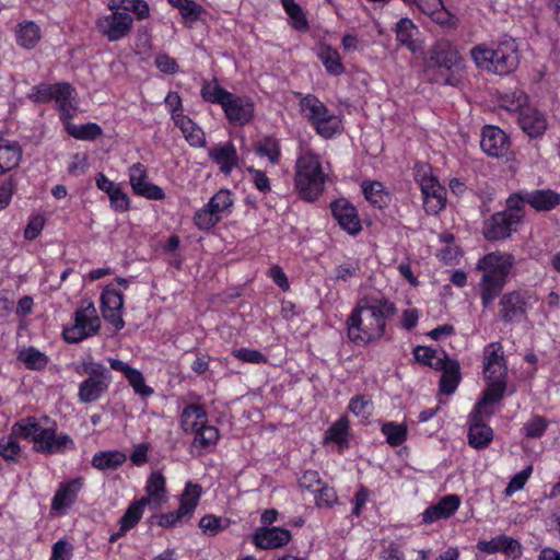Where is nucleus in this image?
<instances>
[{"label": "nucleus", "mask_w": 560, "mask_h": 560, "mask_svg": "<svg viewBox=\"0 0 560 560\" xmlns=\"http://www.w3.org/2000/svg\"><path fill=\"white\" fill-rule=\"evenodd\" d=\"M396 313V305L385 296L362 298L346 322L349 340L357 346L380 340Z\"/></svg>", "instance_id": "f257e3e1"}, {"label": "nucleus", "mask_w": 560, "mask_h": 560, "mask_svg": "<svg viewBox=\"0 0 560 560\" xmlns=\"http://www.w3.org/2000/svg\"><path fill=\"white\" fill-rule=\"evenodd\" d=\"M514 265L515 256L502 250L490 252L478 259L476 270L481 272L479 290L483 308L491 306L501 294Z\"/></svg>", "instance_id": "f03ea898"}, {"label": "nucleus", "mask_w": 560, "mask_h": 560, "mask_svg": "<svg viewBox=\"0 0 560 560\" xmlns=\"http://www.w3.org/2000/svg\"><path fill=\"white\" fill-rule=\"evenodd\" d=\"M470 56L477 68L498 75H506L518 66L517 45L512 38L474 46Z\"/></svg>", "instance_id": "7ed1b4c3"}, {"label": "nucleus", "mask_w": 560, "mask_h": 560, "mask_svg": "<svg viewBox=\"0 0 560 560\" xmlns=\"http://www.w3.org/2000/svg\"><path fill=\"white\" fill-rule=\"evenodd\" d=\"M462 60L458 49L450 40L440 39L427 51L424 73L434 83L454 85L452 73L460 67Z\"/></svg>", "instance_id": "20e7f679"}, {"label": "nucleus", "mask_w": 560, "mask_h": 560, "mask_svg": "<svg viewBox=\"0 0 560 560\" xmlns=\"http://www.w3.org/2000/svg\"><path fill=\"white\" fill-rule=\"evenodd\" d=\"M13 433L34 443V450L42 454H59L74 447L68 434H56V429L42 427L35 418L27 417L13 424Z\"/></svg>", "instance_id": "39448f33"}, {"label": "nucleus", "mask_w": 560, "mask_h": 560, "mask_svg": "<svg viewBox=\"0 0 560 560\" xmlns=\"http://www.w3.org/2000/svg\"><path fill=\"white\" fill-rule=\"evenodd\" d=\"M327 177L319 155L311 150L300 153L296 160L295 187L302 199L310 202L317 200L324 191Z\"/></svg>", "instance_id": "423d86ee"}, {"label": "nucleus", "mask_w": 560, "mask_h": 560, "mask_svg": "<svg viewBox=\"0 0 560 560\" xmlns=\"http://www.w3.org/2000/svg\"><path fill=\"white\" fill-rule=\"evenodd\" d=\"M75 94L74 88L67 82L40 83L32 88L27 97L34 103H48L55 100L60 110L61 120H68L72 118L71 109L74 107L72 101Z\"/></svg>", "instance_id": "0eeeda50"}, {"label": "nucleus", "mask_w": 560, "mask_h": 560, "mask_svg": "<svg viewBox=\"0 0 560 560\" xmlns=\"http://www.w3.org/2000/svg\"><path fill=\"white\" fill-rule=\"evenodd\" d=\"M532 294L524 290H515L501 295L498 314L504 324L521 323L527 319L532 307Z\"/></svg>", "instance_id": "6e6552de"}, {"label": "nucleus", "mask_w": 560, "mask_h": 560, "mask_svg": "<svg viewBox=\"0 0 560 560\" xmlns=\"http://www.w3.org/2000/svg\"><path fill=\"white\" fill-rule=\"evenodd\" d=\"M101 326L93 303L82 305L74 313V322L70 327L63 329V338L69 343H78L83 339L95 335Z\"/></svg>", "instance_id": "1a4fd4ad"}, {"label": "nucleus", "mask_w": 560, "mask_h": 560, "mask_svg": "<svg viewBox=\"0 0 560 560\" xmlns=\"http://www.w3.org/2000/svg\"><path fill=\"white\" fill-rule=\"evenodd\" d=\"M201 493L200 485L188 481L182 494L179 508L160 515L158 524L162 527H173L184 517H190L198 505Z\"/></svg>", "instance_id": "9d476101"}, {"label": "nucleus", "mask_w": 560, "mask_h": 560, "mask_svg": "<svg viewBox=\"0 0 560 560\" xmlns=\"http://www.w3.org/2000/svg\"><path fill=\"white\" fill-rule=\"evenodd\" d=\"M95 26L109 42H118L129 35L133 26V19L127 12L116 11L100 16Z\"/></svg>", "instance_id": "9b49d317"}, {"label": "nucleus", "mask_w": 560, "mask_h": 560, "mask_svg": "<svg viewBox=\"0 0 560 560\" xmlns=\"http://www.w3.org/2000/svg\"><path fill=\"white\" fill-rule=\"evenodd\" d=\"M419 186L423 197V208L428 214H438L446 203V190L438 179L430 175H422Z\"/></svg>", "instance_id": "f8f14e48"}, {"label": "nucleus", "mask_w": 560, "mask_h": 560, "mask_svg": "<svg viewBox=\"0 0 560 560\" xmlns=\"http://www.w3.org/2000/svg\"><path fill=\"white\" fill-rule=\"evenodd\" d=\"M122 306L124 294L113 284L106 285L101 295L102 314L104 319L112 324L117 331L125 326L121 317Z\"/></svg>", "instance_id": "ddd939ff"}, {"label": "nucleus", "mask_w": 560, "mask_h": 560, "mask_svg": "<svg viewBox=\"0 0 560 560\" xmlns=\"http://www.w3.org/2000/svg\"><path fill=\"white\" fill-rule=\"evenodd\" d=\"M508 368L503 347L500 342H491L483 349V375L486 381H505Z\"/></svg>", "instance_id": "4468645a"}, {"label": "nucleus", "mask_w": 560, "mask_h": 560, "mask_svg": "<svg viewBox=\"0 0 560 560\" xmlns=\"http://www.w3.org/2000/svg\"><path fill=\"white\" fill-rule=\"evenodd\" d=\"M508 135L495 126H486L481 132L480 148L491 158H506L510 152Z\"/></svg>", "instance_id": "2eb2a0df"}, {"label": "nucleus", "mask_w": 560, "mask_h": 560, "mask_svg": "<svg viewBox=\"0 0 560 560\" xmlns=\"http://www.w3.org/2000/svg\"><path fill=\"white\" fill-rule=\"evenodd\" d=\"M392 30L397 44L407 48L411 54L420 52L423 49L421 32L411 19H399Z\"/></svg>", "instance_id": "dca6fc26"}, {"label": "nucleus", "mask_w": 560, "mask_h": 560, "mask_svg": "<svg viewBox=\"0 0 560 560\" xmlns=\"http://www.w3.org/2000/svg\"><path fill=\"white\" fill-rule=\"evenodd\" d=\"M148 173L143 164L136 163L129 168V179L136 195L151 200H162L165 197L163 189L147 180Z\"/></svg>", "instance_id": "f3484780"}, {"label": "nucleus", "mask_w": 560, "mask_h": 560, "mask_svg": "<svg viewBox=\"0 0 560 560\" xmlns=\"http://www.w3.org/2000/svg\"><path fill=\"white\" fill-rule=\"evenodd\" d=\"M331 212L340 228L350 235L358 234L362 226L354 206L345 198L337 199L331 203Z\"/></svg>", "instance_id": "a211bd4d"}, {"label": "nucleus", "mask_w": 560, "mask_h": 560, "mask_svg": "<svg viewBox=\"0 0 560 560\" xmlns=\"http://www.w3.org/2000/svg\"><path fill=\"white\" fill-rule=\"evenodd\" d=\"M462 499L458 494H446L435 504L428 506L422 513V523L432 524L440 520H447L459 509Z\"/></svg>", "instance_id": "6ab92c4d"}, {"label": "nucleus", "mask_w": 560, "mask_h": 560, "mask_svg": "<svg viewBox=\"0 0 560 560\" xmlns=\"http://www.w3.org/2000/svg\"><path fill=\"white\" fill-rule=\"evenodd\" d=\"M518 223L505 212H497L485 221L482 234L488 241H500L509 237Z\"/></svg>", "instance_id": "aec40b11"}, {"label": "nucleus", "mask_w": 560, "mask_h": 560, "mask_svg": "<svg viewBox=\"0 0 560 560\" xmlns=\"http://www.w3.org/2000/svg\"><path fill=\"white\" fill-rule=\"evenodd\" d=\"M226 118L238 126L247 124L254 115V105L249 100L242 98L231 93L230 98L223 105Z\"/></svg>", "instance_id": "412c9836"}, {"label": "nucleus", "mask_w": 560, "mask_h": 560, "mask_svg": "<svg viewBox=\"0 0 560 560\" xmlns=\"http://www.w3.org/2000/svg\"><path fill=\"white\" fill-rule=\"evenodd\" d=\"M82 487L83 482L81 478H75L61 483L52 498L51 510L59 514H65L66 511L75 502L77 495Z\"/></svg>", "instance_id": "4be33fe9"}, {"label": "nucleus", "mask_w": 560, "mask_h": 560, "mask_svg": "<svg viewBox=\"0 0 560 560\" xmlns=\"http://www.w3.org/2000/svg\"><path fill=\"white\" fill-rule=\"evenodd\" d=\"M518 125L528 137L538 138L542 136L547 129V119L545 114L538 109L525 107L520 113Z\"/></svg>", "instance_id": "5701e85b"}, {"label": "nucleus", "mask_w": 560, "mask_h": 560, "mask_svg": "<svg viewBox=\"0 0 560 560\" xmlns=\"http://www.w3.org/2000/svg\"><path fill=\"white\" fill-rule=\"evenodd\" d=\"M209 156L224 174H230L238 164L237 151L232 142L214 147L209 151Z\"/></svg>", "instance_id": "b1692460"}, {"label": "nucleus", "mask_w": 560, "mask_h": 560, "mask_svg": "<svg viewBox=\"0 0 560 560\" xmlns=\"http://www.w3.org/2000/svg\"><path fill=\"white\" fill-rule=\"evenodd\" d=\"M208 422V413L201 405H188L180 415V425L185 433L195 434Z\"/></svg>", "instance_id": "393cba45"}, {"label": "nucleus", "mask_w": 560, "mask_h": 560, "mask_svg": "<svg viewBox=\"0 0 560 560\" xmlns=\"http://www.w3.org/2000/svg\"><path fill=\"white\" fill-rule=\"evenodd\" d=\"M527 203L538 212H549L560 205V194L549 188L527 191Z\"/></svg>", "instance_id": "a878e982"}, {"label": "nucleus", "mask_w": 560, "mask_h": 560, "mask_svg": "<svg viewBox=\"0 0 560 560\" xmlns=\"http://www.w3.org/2000/svg\"><path fill=\"white\" fill-rule=\"evenodd\" d=\"M112 380L85 378L79 386L78 398L81 402L90 404L98 400L109 387Z\"/></svg>", "instance_id": "bb28decb"}, {"label": "nucleus", "mask_w": 560, "mask_h": 560, "mask_svg": "<svg viewBox=\"0 0 560 560\" xmlns=\"http://www.w3.org/2000/svg\"><path fill=\"white\" fill-rule=\"evenodd\" d=\"M300 105L302 114L314 127L318 126L320 121L326 120L327 117L332 114L322 101L313 95H307L302 98Z\"/></svg>", "instance_id": "cd10ccee"}, {"label": "nucleus", "mask_w": 560, "mask_h": 560, "mask_svg": "<svg viewBox=\"0 0 560 560\" xmlns=\"http://www.w3.org/2000/svg\"><path fill=\"white\" fill-rule=\"evenodd\" d=\"M282 9L288 15L289 25L296 32L306 33L310 30V23L303 8L294 0H282Z\"/></svg>", "instance_id": "c85d7f7f"}, {"label": "nucleus", "mask_w": 560, "mask_h": 560, "mask_svg": "<svg viewBox=\"0 0 560 560\" xmlns=\"http://www.w3.org/2000/svg\"><path fill=\"white\" fill-rule=\"evenodd\" d=\"M365 199L375 208L382 209L389 202V195L377 180H364L361 185Z\"/></svg>", "instance_id": "c756f323"}, {"label": "nucleus", "mask_w": 560, "mask_h": 560, "mask_svg": "<svg viewBox=\"0 0 560 560\" xmlns=\"http://www.w3.org/2000/svg\"><path fill=\"white\" fill-rule=\"evenodd\" d=\"M413 355L419 363L431 366L435 370L443 368L445 362L448 360L445 351L442 349H432L424 346L416 347Z\"/></svg>", "instance_id": "7c9ffc66"}, {"label": "nucleus", "mask_w": 560, "mask_h": 560, "mask_svg": "<svg viewBox=\"0 0 560 560\" xmlns=\"http://www.w3.org/2000/svg\"><path fill=\"white\" fill-rule=\"evenodd\" d=\"M126 459L125 453L120 451H104L94 454L91 464L98 470H116Z\"/></svg>", "instance_id": "2f4dec72"}, {"label": "nucleus", "mask_w": 560, "mask_h": 560, "mask_svg": "<svg viewBox=\"0 0 560 560\" xmlns=\"http://www.w3.org/2000/svg\"><path fill=\"white\" fill-rule=\"evenodd\" d=\"M407 5L415 4L422 13L429 15L436 23L443 24L447 21V12L442 0H402Z\"/></svg>", "instance_id": "473e14b6"}, {"label": "nucleus", "mask_w": 560, "mask_h": 560, "mask_svg": "<svg viewBox=\"0 0 560 560\" xmlns=\"http://www.w3.org/2000/svg\"><path fill=\"white\" fill-rule=\"evenodd\" d=\"M440 378V389L445 395L453 394L459 383V365L456 361L448 359L443 368Z\"/></svg>", "instance_id": "72a5a7b5"}, {"label": "nucleus", "mask_w": 560, "mask_h": 560, "mask_svg": "<svg viewBox=\"0 0 560 560\" xmlns=\"http://www.w3.org/2000/svg\"><path fill=\"white\" fill-rule=\"evenodd\" d=\"M168 3L176 8L184 22L185 25L191 27L192 24L199 20H201L202 14L205 13V9L194 0H167Z\"/></svg>", "instance_id": "f704fd0d"}, {"label": "nucleus", "mask_w": 560, "mask_h": 560, "mask_svg": "<svg viewBox=\"0 0 560 560\" xmlns=\"http://www.w3.org/2000/svg\"><path fill=\"white\" fill-rule=\"evenodd\" d=\"M194 435L192 446L198 448L200 453H209L213 451L220 436L219 430L207 423Z\"/></svg>", "instance_id": "c9c22d12"}, {"label": "nucleus", "mask_w": 560, "mask_h": 560, "mask_svg": "<svg viewBox=\"0 0 560 560\" xmlns=\"http://www.w3.org/2000/svg\"><path fill=\"white\" fill-rule=\"evenodd\" d=\"M493 440L492 429L479 421L470 423L468 433V443L471 447L481 450L487 447Z\"/></svg>", "instance_id": "e433bc0d"}, {"label": "nucleus", "mask_w": 560, "mask_h": 560, "mask_svg": "<svg viewBox=\"0 0 560 560\" xmlns=\"http://www.w3.org/2000/svg\"><path fill=\"white\" fill-rule=\"evenodd\" d=\"M22 152L16 142L0 143V175L16 167Z\"/></svg>", "instance_id": "4c0bfd02"}, {"label": "nucleus", "mask_w": 560, "mask_h": 560, "mask_svg": "<svg viewBox=\"0 0 560 560\" xmlns=\"http://www.w3.org/2000/svg\"><path fill=\"white\" fill-rule=\"evenodd\" d=\"M317 57L323 62L328 73L332 75H340L345 72V67L341 62L340 55L337 49L328 45H322L318 48Z\"/></svg>", "instance_id": "58836bf2"}, {"label": "nucleus", "mask_w": 560, "mask_h": 560, "mask_svg": "<svg viewBox=\"0 0 560 560\" xmlns=\"http://www.w3.org/2000/svg\"><path fill=\"white\" fill-rule=\"evenodd\" d=\"M62 121L67 132L78 140L93 141L103 135L102 128L95 122L74 125L70 122V119Z\"/></svg>", "instance_id": "ea45409f"}, {"label": "nucleus", "mask_w": 560, "mask_h": 560, "mask_svg": "<svg viewBox=\"0 0 560 560\" xmlns=\"http://www.w3.org/2000/svg\"><path fill=\"white\" fill-rule=\"evenodd\" d=\"M253 541L260 549L280 547V527L261 526L253 535Z\"/></svg>", "instance_id": "a19ab883"}, {"label": "nucleus", "mask_w": 560, "mask_h": 560, "mask_svg": "<svg viewBox=\"0 0 560 560\" xmlns=\"http://www.w3.org/2000/svg\"><path fill=\"white\" fill-rule=\"evenodd\" d=\"M40 39V30L34 22H25L18 25L16 40L24 48L31 49Z\"/></svg>", "instance_id": "79ce46f5"}, {"label": "nucleus", "mask_w": 560, "mask_h": 560, "mask_svg": "<svg viewBox=\"0 0 560 560\" xmlns=\"http://www.w3.org/2000/svg\"><path fill=\"white\" fill-rule=\"evenodd\" d=\"M176 125L182 129L186 140L195 147H201L205 143V133L188 117L178 115L175 117Z\"/></svg>", "instance_id": "37998d69"}, {"label": "nucleus", "mask_w": 560, "mask_h": 560, "mask_svg": "<svg viewBox=\"0 0 560 560\" xmlns=\"http://www.w3.org/2000/svg\"><path fill=\"white\" fill-rule=\"evenodd\" d=\"M149 504V498H142L138 501H133L125 514L121 516L119 523L122 525V530H129L133 528L142 517L144 508Z\"/></svg>", "instance_id": "c03bdc74"}, {"label": "nucleus", "mask_w": 560, "mask_h": 560, "mask_svg": "<svg viewBox=\"0 0 560 560\" xmlns=\"http://www.w3.org/2000/svg\"><path fill=\"white\" fill-rule=\"evenodd\" d=\"M488 387L486 388L483 393V397L481 400L476 405V408L479 410V412L482 411L483 408H486L488 405H494L500 401V399L503 397L504 392L506 389V382L505 381H487Z\"/></svg>", "instance_id": "a18cd8bd"}, {"label": "nucleus", "mask_w": 560, "mask_h": 560, "mask_svg": "<svg viewBox=\"0 0 560 560\" xmlns=\"http://www.w3.org/2000/svg\"><path fill=\"white\" fill-rule=\"evenodd\" d=\"M201 96L206 102L219 104L223 107L225 102L230 98L231 93L221 88L214 79L203 83L201 88Z\"/></svg>", "instance_id": "49530a36"}, {"label": "nucleus", "mask_w": 560, "mask_h": 560, "mask_svg": "<svg viewBox=\"0 0 560 560\" xmlns=\"http://www.w3.org/2000/svg\"><path fill=\"white\" fill-rule=\"evenodd\" d=\"M381 431L390 446H399L407 440L408 429L405 423L385 422Z\"/></svg>", "instance_id": "de8ad7c7"}, {"label": "nucleus", "mask_w": 560, "mask_h": 560, "mask_svg": "<svg viewBox=\"0 0 560 560\" xmlns=\"http://www.w3.org/2000/svg\"><path fill=\"white\" fill-rule=\"evenodd\" d=\"M527 203V191L514 192L506 199V209L502 212L509 214L512 220L521 223L525 217V205Z\"/></svg>", "instance_id": "09e8293b"}, {"label": "nucleus", "mask_w": 560, "mask_h": 560, "mask_svg": "<svg viewBox=\"0 0 560 560\" xmlns=\"http://www.w3.org/2000/svg\"><path fill=\"white\" fill-rule=\"evenodd\" d=\"M18 359L30 370H43L48 363L47 355L34 347L21 350Z\"/></svg>", "instance_id": "8fccbe9b"}, {"label": "nucleus", "mask_w": 560, "mask_h": 560, "mask_svg": "<svg viewBox=\"0 0 560 560\" xmlns=\"http://www.w3.org/2000/svg\"><path fill=\"white\" fill-rule=\"evenodd\" d=\"M527 101L526 94L522 90L505 92L500 97L501 107L509 112H522Z\"/></svg>", "instance_id": "3c124183"}, {"label": "nucleus", "mask_w": 560, "mask_h": 560, "mask_svg": "<svg viewBox=\"0 0 560 560\" xmlns=\"http://www.w3.org/2000/svg\"><path fill=\"white\" fill-rule=\"evenodd\" d=\"M145 489L149 502L153 500L160 503L165 493V477L160 471L152 472L147 481Z\"/></svg>", "instance_id": "603ef678"}, {"label": "nucleus", "mask_w": 560, "mask_h": 560, "mask_svg": "<svg viewBox=\"0 0 560 560\" xmlns=\"http://www.w3.org/2000/svg\"><path fill=\"white\" fill-rule=\"evenodd\" d=\"M232 205V195L230 190L226 189L219 190L207 203V206L221 219Z\"/></svg>", "instance_id": "864d4df0"}, {"label": "nucleus", "mask_w": 560, "mask_h": 560, "mask_svg": "<svg viewBox=\"0 0 560 560\" xmlns=\"http://www.w3.org/2000/svg\"><path fill=\"white\" fill-rule=\"evenodd\" d=\"M255 152L260 156H267L271 163H276L279 156L278 140L275 137H264L255 143Z\"/></svg>", "instance_id": "5fc2aeb1"}, {"label": "nucleus", "mask_w": 560, "mask_h": 560, "mask_svg": "<svg viewBox=\"0 0 560 560\" xmlns=\"http://www.w3.org/2000/svg\"><path fill=\"white\" fill-rule=\"evenodd\" d=\"M18 439L21 438L13 433V429L11 430V434L0 439V455L3 459L12 462L16 460L21 451L16 441Z\"/></svg>", "instance_id": "6e6d98bb"}, {"label": "nucleus", "mask_w": 560, "mask_h": 560, "mask_svg": "<svg viewBox=\"0 0 560 560\" xmlns=\"http://www.w3.org/2000/svg\"><path fill=\"white\" fill-rule=\"evenodd\" d=\"M547 428L548 421L544 417L535 415L524 423L522 431L528 439H538L546 432Z\"/></svg>", "instance_id": "4d7b16f0"}, {"label": "nucleus", "mask_w": 560, "mask_h": 560, "mask_svg": "<svg viewBox=\"0 0 560 560\" xmlns=\"http://www.w3.org/2000/svg\"><path fill=\"white\" fill-rule=\"evenodd\" d=\"M220 221L221 218L218 217L207 205L199 209L194 215V223L199 230H210Z\"/></svg>", "instance_id": "13d9d810"}, {"label": "nucleus", "mask_w": 560, "mask_h": 560, "mask_svg": "<svg viewBox=\"0 0 560 560\" xmlns=\"http://www.w3.org/2000/svg\"><path fill=\"white\" fill-rule=\"evenodd\" d=\"M347 432L348 420L346 418H340L326 431L325 441L335 442L341 446L346 442Z\"/></svg>", "instance_id": "bf43d9fd"}, {"label": "nucleus", "mask_w": 560, "mask_h": 560, "mask_svg": "<svg viewBox=\"0 0 560 560\" xmlns=\"http://www.w3.org/2000/svg\"><path fill=\"white\" fill-rule=\"evenodd\" d=\"M229 525V521L223 517H218L214 515H205L201 517L199 522V527L203 530V533L214 536Z\"/></svg>", "instance_id": "052dcab7"}, {"label": "nucleus", "mask_w": 560, "mask_h": 560, "mask_svg": "<svg viewBox=\"0 0 560 560\" xmlns=\"http://www.w3.org/2000/svg\"><path fill=\"white\" fill-rule=\"evenodd\" d=\"M315 494V504L318 508H331L338 502L336 490L325 482L317 488Z\"/></svg>", "instance_id": "680f3d73"}, {"label": "nucleus", "mask_w": 560, "mask_h": 560, "mask_svg": "<svg viewBox=\"0 0 560 560\" xmlns=\"http://www.w3.org/2000/svg\"><path fill=\"white\" fill-rule=\"evenodd\" d=\"M316 131L324 138L329 139L334 137L341 129V120L334 113L327 117L326 120L320 121L318 126L315 127Z\"/></svg>", "instance_id": "e2e57ef3"}, {"label": "nucleus", "mask_w": 560, "mask_h": 560, "mask_svg": "<svg viewBox=\"0 0 560 560\" xmlns=\"http://www.w3.org/2000/svg\"><path fill=\"white\" fill-rule=\"evenodd\" d=\"M82 373L94 380H112V374L102 363L93 360L82 362Z\"/></svg>", "instance_id": "0e129e2a"}, {"label": "nucleus", "mask_w": 560, "mask_h": 560, "mask_svg": "<svg viewBox=\"0 0 560 560\" xmlns=\"http://www.w3.org/2000/svg\"><path fill=\"white\" fill-rule=\"evenodd\" d=\"M323 483L324 481L320 479L319 472L313 469L303 471L299 478L300 487L311 491L312 493H316L317 488H319Z\"/></svg>", "instance_id": "69168bd1"}, {"label": "nucleus", "mask_w": 560, "mask_h": 560, "mask_svg": "<svg viewBox=\"0 0 560 560\" xmlns=\"http://www.w3.org/2000/svg\"><path fill=\"white\" fill-rule=\"evenodd\" d=\"M359 269L360 267L357 261H346L336 266L334 269V276L336 280L347 282L358 276Z\"/></svg>", "instance_id": "338daca9"}, {"label": "nucleus", "mask_w": 560, "mask_h": 560, "mask_svg": "<svg viewBox=\"0 0 560 560\" xmlns=\"http://www.w3.org/2000/svg\"><path fill=\"white\" fill-rule=\"evenodd\" d=\"M371 405L372 401L366 396H355L350 400L348 409L358 417H366Z\"/></svg>", "instance_id": "774afa93"}]
</instances>
